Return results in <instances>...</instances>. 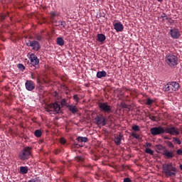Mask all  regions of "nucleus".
<instances>
[{"instance_id":"obj_1","label":"nucleus","mask_w":182,"mask_h":182,"mask_svg":"<svg viewBox=\"0 0 182 182\" xmlns=\"http://www.w3.org/2000/svg\"><path fill=\"white\" fill-rule=\"evenodd\" d=\"M151 134L153 136H159L164 134H168L171 136H179L180 129L173 125L167 127H163L162 126H158L150 129Z\"/></svg>"},{"instance_id":"obj_2","label":"nucleus","mask_w":182,"mask_h":182,"mask_svg":"<svg viewBox=\"0 0 182 182\" xmlns=\"http://www.w3.org/2000/svg\"><path fill=\"white\" fill-rule=\"evenodd\" d=\"M165 63L171 68H174L178 65V57L173 53H167L164 58Z\"/></svg>"},{"instance_id":"obj_3","label":"nucleus","mask_w":182,"mask_h":182,"mask_svg":"<svg viewBox=\"0 0 182 182\" xmlns=\"http://www.w3.org/2000/svg\"><path fill=\"white\" fill-rule=\"evenodd\" d=\"M28 59H30V62L28 63V65L31 70L40 68V60L36 54L31 53Z\"/></svg>"},{"instance_id":"obj_4","label":"nucleus","mask_w":182,"mask_h":182,"mask_svg":"<svg viewBox=\"0 0 182 182\" xmlns=\"http://www.w3.org/2000/svg\"><path fill=\"white\" fill-rule=\"evenodd\" d=\"M32 155V148L27 146L23 149L18 154V159L21 161H26L29 159L30 156Z\"/></svg>"},{"instance_id":"obj_5","label":"nucleus","mask_w":182,"mask_h":182,"mask_svg":"<svg viewBox=\"0 0 182 182\" xmlns=\"http://www.w3.org/2000/svg\"><path fill=\"white\" fill-rule=\"evenodd\" d=\"M180 87L179 83L176 81L168 82V84L164 87V92L172 93L176 92Z\"/></svg>"},{"instance_id":"obj_6","label":"nucleus","mask_w":182,"mask_h":182,"mask_svg":"<svg viewBox=\"0 0 182 182\" xmlns=\"http://www.w3.org/2000/svg\"><path fill=\"white\" fill-rule=\"evenodd\" d=\"M164 173L166 177L176 176V168L172 164H166L164 166Z\"/></svg>"},{"instance_id":"obj_7","label":"nucleus","mask_w":182,"mask_h":182,"mask_svg":"<svg viewBox=\"0 0 182 182\" xmlns=\"http://www.w3.org/2000/svg\"><path fill=\"white\" fill-rule=\"evenodd\" d=\"M98 107L102 113L109 114L112 112V107L107 102H98Z\"/></svg>"},{"instance_id":"obj_8","label":"nucleus","mask_w":182,"mask_h":182,"mask_svg":"<svg viewBox=\"0 0 182 182\" xmlns=\"http://www.w3.org/2000/svg\"><path fill=\"white\" fill-rule=\"evenodd\" d=\"M168 35H170L171 38L174 40L179 39L180 37L181 36V31L179 28H171L170 31H168Z\"/></svg>"},{"instance_id":"obj_9","label":"nucleus","mask_w":182,"mask_h":182,"mask_svg":"<svg viewBox=\"0 0 182 182\" xmlns=\"http://www.w3.org/2000/svg\"><path fill=\"white\" fill-rule=\"evenodd\" d=\"M27 46H31L32 48V50L35 51H39L41 49V44L37 41H28L26 43Z\"/></svg>"},{"instance_id":"obj_10","label":"nucleus","mask_w":182,"mask_h":182,"mask_svg":"<svg viewBox=\"0 0 182 182\" xmlns=\"http://www.w3.org/2000/svg\"><path fill=\"white\" fill-rule=\"evenodd\" d=\"M60 109H61L60 105H59L57 102L50 104L48 106V110L50 112H55V113H59V112L60 111Z\"/></svg>"},{"instance_id":"obj_11","label":"nucleus","mask_w":182,"mask_h":182,"mask_svg":"<svg viewBox=\"0 0 182 182\" xmlns=\"http://www.w3.org/2000/svg\"><path fill=\"white\" fill-rule=\"evenodd\" d=\"M95 120L97 125L102 124V126H106L107 124L106 117H105L102 114L95 117Z\"/></svg>"},{"instance_id":"obj_12","label":"nucleus","mask_w":182,"mask_h":182,"mask_svg":"<svg viewBox=\"0 0 182 182\" xmlns=\"http://www.w3.org/2000/svg\"><path fill=\"white\" fill-rule=\"evenodd\" d=\"M35 83L32 80H26L25 82V88L27 90L28 92H33L35 89Z\"/></svg>"},{"instance_id":"obj_13","label":"nucleus","mask_w":182,"mask_h":182,"mask_svg":"<svg viewBox=\"0 0 182 182\" xmlns=\"http://www.w3.org/2000/svg\"><path fill=\"white\" fill-rule=\"evenodd\" d=\"M163 156H164V157L167 159H172L176 156V154H174V151H168L167 149H164Z\"/></svg>"},{"instance_id":"obj_14","label":"nucleus","mask_w":182,"mask_h":182,"mask_svg":"<svg viewBox=\"0 0 182 182\" xmlns=\"http://www.w3.org/2000/svg\"><path fill=\"white\" fill-rule=\"evenodd\" d=\"M114 28L117 33L122 32L124 31V26L122 23H114Z\"/></svg>"},{"instance_id":"obj_15","label":"nucleus","mask_w":182,"mask_h":182,"mask_svg":"<svg viewBox=\"0 0 182 182\" xmlns=\"http://www.w3.org/2000/svg\"><path fill=\"white\" fill-rule=\"evenodd\" d=\"M122 139H123V135H122L121 134L115 136L114 141L116 146H119L121 144V141Z\"/></svg>"},{"instance_id":"obj_16","label":"nucleus","mask_w":182,"mask_h":182,"mask_svg":"<svg viewBox=\"0 0 182 182\" xmlns=\"http://www.w3.org/2000/svg\"><path fill=\"white\" fill-rule=\"evenodd\" d=\"M66 107L68 108L70 113H73V114L78 112V108L75 105H70V106H68Z\"/></svg>"},{"instance_id":"obj_17","label":"nucleus","mask_w":182,"mask_h":182,"mask_svg":"<svg viewBox=\"0 0 182 182\" xmlns=\"http://www.w3.org/2000/svg\"><path fill=\"white\" fill-rule=\"evenodd\" d=\"M97 41L103 43L106 41V36L103 33H98L97 36Z\"/></svg>"},{"instance_id":"obj_18","label":"nucleus","mask_w":182,"mask_h":182,"mask_svg":"<svg viewBox=\"0 0 182 182\" xmlns=\"http://www.w3.org/2000/svg\"><path fill=\"white\" fill-rule=\"evenodd\" d=\"M107 75V73L106 71L105 70H102V71H100V72H97V77L98 79H101L102 77H106Z\"/></svg>"},{"instance_id":"obj_19","label":"nucleus","mask_w":182,"mask_h":182,"mask_svg":"<svg viewBox=\"0 0 182 182\" xmlns=\"http://www.w3.org/2000/svg\"><path fill=\"white\" fill-rule=\"evenodd\" d=\"M154 149H156V151L158 152V153H160V151H164V150H166V147H164L161 144L156 145L154 146Z\"/></svg>"},{"instance_id":"obj_20","label":"nucleus","mask_w":182,"mask_h":182,"mask_svg":"<svg viewBox=\"0 0 182 182\" xmlns=\"http://www.w3.org/2000/svg\"><path fill=\"white\" fill-rule=\"evenodd\" d=\"M76 140L77 142H80V143H82V142L87 143L89 141L88 138H87L86 136H77Z\"/></svg>"},{"instance_id":"obj_21","label":"nucleus","mask_w":182,"mask_h":182,"mask_svg":"<svg viewBox=\"0 0 182 182\" xmlns=\"http://www.w3.org/2000/svg\"><path fill=\"white\" fill-rule=\"evenodd\" d=\"M56 44L59 46H64L65 45V41L62 37H58L56 39Z\"/></svg>"},{"instance_id":"obj_22","label":"nucleus","mask_w":182,"mask_h":182,"mask_svg":"<svg viewBox=\"0 0 182 182\" xmlns=\"http://www.w3.org/2000/svg\"><path fill=\"white\" fill-rule=\"evenodd\" d=\"M55 26H57V27L63 26V28H65V26H66L65 21H55Z\"/></svg>"},{"instance_id":"obj_23","label":"nucleus","mask_w":182,"mask_h":182,"mask_svg":"<svg viewBox=\"0 0 182 182\" xmlns=\"http://www.w3.org/2000/svg\"><path fill=\"white\" fill-rule=\"evenodd\" d=\"M29 169L27 166H21L20 167V173L21 174H27Z\"/></svg>"},{"instance_id":"obj_24","label":"nucleus","mask_w":182,"mask_h":182,"mask_svg":"<svg viewBox=\"0 0 182 182\" xmlns=\"http://www.w3.org/2000/svg\"><path fill=\"white\" fill-rule=\"evenodd\" d=\"M60 104L62 107H68V106L70 105H68V100H66L65 98L62 99Z\"/></svg>"},{"instance_id":"obj_25","label":"nucleus","mask_w":182,"mask_h":182,"mask_svg":"<svg viewBox=\"0 0 182 182\" xmlns=\"http://www.w3.org/2000/svg\"><path fill=\"white\" fill-rule=\"evenodd\" d=\"M172 141H173V143L175 144H178V145L181 144V141L179 139H178L177 137H175V136L172 137Z\"/></svg>"},{"instance_id":"obj_26","label":"nucleus","mask_w":182,"mask_h":182,"mask_svg":"<svg viewBox=\"0 0 182 182\" xmlns=\"http://www.w3.org/2000/svg\"><path fill=\"white\" fill-rule=\"evenodd\" d=\"M42 135V132L40 129H37L34 132V136L37 138H40Z\"/></svg>"},{"instance_id":"obj_27","label":"nucleus","mask_w":182,"mask_h":182,"mask_svg":"<svg viewBox=\"0 0 182 182\" xmlns=\"http://www.w3.org/2000/svg\"><path fill=\"white\" fill-rule=\"evenodd\" d=\"M145 153H146L147 154H150L151 156L154 155V151L151 150L149 148H146Z\"/></svg>"},{"instance_id":"obj_28","label":"nucleus","mask_w":182,"mask_h":182,"mask_svg":"<svg viewBox=\"0 0 182 182\" xmlns=\"http://www.w3.org/2000/svg\"><path fill=\"white\" fill-rule=\"evenodd\" d=\"M147 117H149L152 122H156L157 117L155 116H153L151 114H149L146 115Z\"/></svg>"},{"instance_id":"obj_29","label":"nucleus","mask_w":182,"mask_h":182,"mask_svg":"<svg viewBox=\"0 0 182 182\" xmlns=\"http://www.w3.org/2000/svg\"><path fill=\"white\" fill-rule=\"evenodd\" d=\"M8 16H9V13H7L6 14H0V21L2 22Z\"/></svg>"},{"instance_id":"obj_30","label":"nucleus","mask_w":182,"mask_h":182,"mask_svg":"<svg viewBox=\"0 0 182 182\" xmlns=\"http://www.w3.org/2000/svg\"><path fill=\"white\" fill-rule=\"evenodd\" d=\"M154 102V100L150 98H147L146 105L151 106Z\"/></svg>"},{"instance_id":"obj_31","label":"nucleus","mask_w":182,"mask_h":182,"mask_svg":"<svg viewBox=\"0 0 182 182\" xmlns=\"http://www.w3.org/2000/svg\"><path fill=\"white\" fill-rule=\"evenodd\" d=\"M132 129L135 132H139L141 130L139 125H134Z\"/></svg>"},{"instance_id":"obj_32","label":"nucleus","mask_w":182,"mask_h":182,"mask_svg":"<svg viewBox=\"0 0 182 182\" xmlns=\"http://www.w3.org/2000/svg\"><path fill=\"white\" fill-rule=\"evenodd\" d=\"M166 144H167L168 148H171V149L174 148V145H173V142H171L170 141H167Z\"/></svg>"},{"instance_id":"obj_33","label":"nucleus","mask_w":182,"mask_h":182,"mask_svg":"<svg viewBox=\"0 0 182 182\" xmlns=\"http://www.w3.org/2000/svg\"><path fill=\"white\" fill-rule=\"evenodd\" d=\"M179 156H182V149H179L176 151V154H175V156L178 157Z\"/></svg>"},{"instance_id":"obj_34","label":"nucleus","mask_w":182,"mask_h":182,"mask_svg":"<svg viewBox=\"0 0 182 182\" xmlns=\"http://www.w3.org/2000/svg\"><path fill=\"white\" fill-rule=\"evenodd\" d=\"M18 68L20 69L21 71L23 72V70H26V67L23 64H18Z\"/></svg>"},{"instance_id":"obj_35","label":"nucleus","mask_w":182,"mask_h":182,"mask_svg":"<svg viewBox=\"0 0 182 182\" xmlns=\"http://www.w3.org/2000/svg\"><path fill=\"white\" fill-rule=\"evenodd\" d=\"M50 16H51V19H54L55 16H58V14L55 12L50 13Z\"/></svg>"},{"instance_id":"obj_36","label":"nucleus","mask_w":182,"mask_h":182,"mask_svg":"<svg viewBox=\"0 0 182 182\" xmlns=\"http://www.w3.org/2000/svg\"><path fill=\"white\" fill-rule=\"evenodd\" d=\"M73 100H75L77 103H78L80 100V97H78V95H74Z\"/></svg>"},{"instance_id":"obj_37","label":"nucleus","mask_w":182,"mask_h":182,"mask_svg":"<svg viewBox=\"0 0 182 182\" xmlns=\"http://www.w3.org/2000/svg\"><path fill=\"white\" fill-rule=\"evenodd\" d=\"M75 160L79 162L83 161V157L82 156H76Z\"/></svg>"},{"instance_id":"obj_38","label":"nucleus","mask_w":182,"mask_h":182,"mask_svg":"<svg viewBox=\"0 0 182 182\" xmlns=\"http://www.w3.org/2000/svg\"><path fill=\"white\" fill-rule=\"evenodd\" d=\"M132 136L134 139H139V136L137 134L134 133V132L132 133Z\"/></svg>"},{"instance_id":"obj_39","label":"nucleus","mask_w":182,"mask_h":182,"mask_svg":"<svg viewBox=\"0 0 182 182\" xmlns=\"http://www.w3.org/2000/svg\"><path fill=\"white\" fill-rule=\"evenodd\" d=\"M42 38L43 37L40 35H37L36 36V39L38 41H42Z\"/></svg>"},{"instance_id":"obj_40","label":"nucleus","mask_w":182,"mask_h":182,"mask_svg":"<svg viewBox=\"0 0 182 182\" xmlns=\"http://www.w3.org/2000/svg\"><path fill=\"white\" fill-rule=\"evenodd\" d=\"M161 18H163V20H166L169 18L168 17H167L166 14H163V15L161 16Z\"/></svg>"},{"instance_id":"obj_41","label":"nucleus","mask_w":182,"mask_h":182,"mask_svg":"<svg viewBox=\"0 0 182 182\" xmlns=\"http://www.w3.org/2000/svg\"><path fill=\"white\" fill-rule=\"evenodd\" d=\"M60 143H61V144H65L66 140L65 139V138L60 139Z\"/></svg>"},{"instance_id":"obj_42","label":"nucleus","mask_w":182,"mask_h":182,"mask_svg":"<svg viewBox=\"0 0 182 182\" xmlns=\"http://www.w3.org/2000/svg\"><path fill=\"white\" fill-rule=\"evenodd\" d=\"M123 182H132V180L130 178H124V179H123Z\"/></svg>"},{"instance_id":"obj_43","label":"nucleus","mask_w":182,"mask_h":182,"mask_svg":"<svg viewBox=\"0 0 182 182\" xmlns=\"http://www.w3.org/2000/svg\"><path fill=\"white\" fill-rule=\"evenodd\" d=\"M168 21V23H170L171 24L173 23V20L171 18H168V19H166Z\"/></svg>"},{"instance_id":"obj_44","label":"nucleus","mask_w":182,"mask_h":182,"mask_svg":"<svg viewBox=\"0 0 182 182\" xmlns=\"http://www.w3.org/2000/svg\"><path fill=\"white\" fill-rule=\"evenodd\" d=\"M60 152H61V150L57 149V150H55V155H58L59 153H60Z\"/></svg>"},{"instance_id":"obj_45","label":"nucleus","mask_w":182,"mask_h":182,"mask_svg":"<svg viewBox=\"0 0 182 182\" xmlns=\"http://www.w3.org/2000/svg\"><path fill=\"white\" fill-rule=\"evenodd\" d=\"M146 147H151L152 144H151V143L146 142Z\"/></svg>"},{"instance_id":"obj_46","label":"nucleus","mask_w":182,"mask_h":182,"mask_svg":"<svg viewBox=\"0 0 182 182\" xmlns=\"http://www.w3.org/2000/svg\"><path fill=\"white\" fill-rule=\"evenodd\" d=\"M122 108H127V105L125 103H122Z\"/></svg>"},{"instance_id":"obj_47","label":"nucleus","mask_w":182,"mask_h":182,"mask_svg":"<svg viewBox=\"0 0 182 182\" xmlns=\"http://www.w3.org/2000/svg\"><path fill=\"white\" fill-rule=\"evenodd\" d=\"M28 182H36V180L35 178H31L30 181H28Z\"/></svg>"},{"instance_id":"obj_48","label":"nucleus","mask_w":182,"mask_h":182,"mask_svg":"<svg viewBox=\"0 0 182 182\" xmlns=\"http://www.w3.org/2000/svg\"><path fill=\"white\" fill-rule=\"evenodd\" d=\"M31 79H32V80H35V76L33 75V73L31 74Z\"/></svg>"},{"instance_id":"obj_49","label":"nucleus","mask_w":182,"mask_h":182,"mask_svg":"<svg viewBox=\"0 0 182 182\" xmlns=\"http://www.w3.org/2000/svg\"><path fill=\"white\" fill-rule=\"evenodd\" d=\"M164 139L170 140L171 139H170L168 136H165V137H164Z\"/></svg>"},{"instance_id":"obj_50","label":"nucleus","mask_w":182,"mask_h":182,"mask_svg":"<svg viewBox=\"0 0 182 182\" xmlns=\"http://www.w3.org/2000/svg\"><path fill=\"white\" fill-rule=\"evenodd\" d=\"M37 83H40L39 77L37 78Z\"/></svg>"},{"instance_id":"obj_51","label":"nucleus","mask_w":182,"mask_h":182,"mask_svg":"<svg viewBox=\"0 0 182 182\" xmlns=\"http://www.w3.org/2000/svg\"><path fill=\"white\" fill-rule=\"evenodd\" d=\"M179 168L182 171V164L179 165Z\"/></svg>"},{"instance_id":"obj_52","label":"nucleus","mask_w":182,"mask_h":182,"mask_svg":"<svg viewBox=\"0 0 182 182\" xmlns=\"http://www.w3.org/2000/svg\"><path fill=\"white\" fill-rule=\"evenodd\" d=\"M164 0H157L158 2H162Z\"/></svg>"},{"instance_id":"obj_53","label":"nucleus","mask_w":182,"mask_h":182,"mask_svg":"<svg viewBox=\"0 0 182 182\" xmlns=\"http://www.w3.org/2000/svg\"><path fill=\"white\" fill-rule=\"evenodd\" d=\"M80 182H86V181H80Z\"/></svg>"},{"instance_id":"obj_54","label":"nucleus","mask_w":182,"mask_h":182,"mask_svg":"<svg viewBox=\"0 0 182 182\" xmlns=\"http://www.w3.org/2000/svg\"><path fill=\"white\" fill-rule=\"evenodd\" d=\"M179 182H181V181H179Z\"/></svg>"}]
</instances>
